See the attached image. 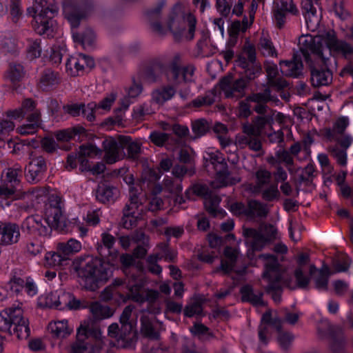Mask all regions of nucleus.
<instances>
[{
  "instance_id": "obj_25",
  "label": "nucleus",
  "mask_w": 353,
  "mask_h": 353,
  "mask_svg": "<svg viewBox=\"0 0 353 353\" xmlns=\"http://www.w3.org/2000/svg\"><path fill=\"white\" fill-rule=\"evenodd\" d=\"M281 327V320L272 316V312L268 311L262 318L259 326V336L261 343L265 344L268 342L267 334L270 328H274L279 330Z\"/></svg>"
},
{
  "instance_id": "obj_5",
  "label": "nucleus",
  "mask_w": 353,
  "mask_h": 353,
  "mask_svg": "<svg viewBox=\"0 0 353 353\" xmlns=\"http://www.w3.org/2000/svg\"><path fill=\"white\" fill-rule=\"evenodd\" d=\"M104 339L99 329L93 328V321L85 319L77 328V340L71 344L68 353H99Z\"/></svg>"
},
{
  "instance_id": "obj_7",
  "label": "nucleus",
  "mask_w": 353,
  "mask_h": 353,
  "mask_svg": "<svg viewBox=\"0 0 353 353\" xmlns=\"http://www.w3.org/2000/svg\"><path fill=\"white\" fill-rule=\"evenodd\" d=\"M0 330L19 339H25L30 336L29 321L24 316L23 310L19 305H12L0 312Z\"/></svg>"
},
{
  "instance_id": "obj_36",
  "label": "nucleus",
  "mask_w": 353,
  "mask_h": 353,
  "mask_svg": "<svg viewBox=\"0 0 353 353\" xmlns=\"http://www.w3.org/2000/svg\"><path fill=\"white\" fill-rule=\"evenodd\" d=\"M118 193L117 189L105 185H101L97 190V198L102 203L110 202Z\"/></svg>"
},
{
  "instance_id": "obj_39",
  "label": "nucleus",
  "mask_w": 353,
  "mask_h": 353,
  "mask_svg": "<svg viewBox=\"0 0 353 353\" xmlns=\"http://www.w3.org/2000/svg\"><path fill=\"white\" fill-rule=\"evenodd\" d=\"M242 299L244 301H248L253 305H263L262 294L255 293L252 288L250 286H244L241 290Z\"/></svg>"
},
{
  "instance_id": "obj_64",
  "label": "nucleus",
  "mask_w": 353,
  "mask_h": 353,
  "mask_svg": "<svg viewBox=\"0 0 353 353\" xmlns=\"http://www.w3.org/2000/svg\"><path fill=\"white\" fill-rule=\"evenodd\" d=\"M27 252L33 255L36 256L37 254L41 253L43 250L42 242L38 241H30L26 246Z\"/></svg>"
},
{
  "instance_id": "obj_10",
  "label": "nucleus",
  "mask_w": 353,
  "mask_h": 353,
  "mask_svg": "<svg viewBox=\"0 0 353 353\" xmlns=\"http://www.w3.org/2000/svg\"><path fill=\"white\" fill-rule=\"evenodd\" d=\"M7 115L11 119L15 120L27 117V123L17 129L20 134H34L39 127L40 112L35 108L34 103L30 99L24 100L20 108L8 111Z\"/></svg>"
},
{
  "instance_id": "obj_21",
  "label": "nucleus",
  "mask_w": 353,
  "mask_h": 353,
  "mask_svg": "<svg viewBox=\"0 0 353 353\" xmlns=\"http://www.w3.org/2000/svg\"><path fill=\"white\" fill-rule=\"evenodd\" d=\"M265 123V120L263 117H258L254 125L246 123L243 125V133L249 136L248 145L254 151H259L261 148V144L258 139L261 132V128Z\"/></svg>"
},
{
  "instance_id": "obj_43",
  "label": "nucleus",
  "mask_w": 353,
  "mask_h": 353,
  "mask_svg": "<svg viewBox=\"0 0 353 353\" xmlns=\"http://www.w3.org/2000/svg\"><path fill=\"white\" fill-rule=\"evenodd\" d=\"M23 76V68L19 64L11 65L6 74V78L11 82L19 81Z\"/></svg>"
},
{
  "instance_id": "obj_29",
  "label": "nucleus",
  "mask_w": 353,
  "mask_h": 353,
  "mask_svg": "<svg viewBox=\"0 0 353 353\" xmlns=\"http://www.w3.org/2000/svg\"><path fill=\"white\" fill-rule=\"evenodd\" d=\"M160 312V307L158 305L149 308L147 311H143L141 317V331L147 336H153L156 323L154 314Z\"/></svg>"
},
{
  "instance_id": "obj_14",
  "label": "nucleus",
  "mask_w": 353,
  "mask_h": 353,
  "mask_svg": "<svg viewBox=\"0 0 353 353\" xmlns=\"http://www.w3.org/2000/svg\"><path fill=\"white\" fill-rule=\"evenodd\" d=\"M133 307H126L120 317L121 327L119 329L117 323H112L108 327L109 336L118 341L131 339V335L137 333V316L132 313Z\"/></svg>"
},
{
  "instance_id": "obj_56",
  "label": "nucleus",
  "mask_w": 353,
  "mask_h": 353,
  "mask_svg": "<svg viewBox=\"0 0 353 353\" xmlns=\"http://www.w3.org/2000/svg\"><path fill=\"white\" fill-rule=\"evenodd\" d=\"M275 8L279 9L281 11H285L294 13L296 11V8L292 3V0H275Z\"/></svg>"
},
{
  "instance_id": "obj_52",
  "label": "nucleus",
  "mask_w": 353,
  "mask_h": 353,
  "mask_svg": "<svg viewBox=\"0 0 353 353\" xmlns=\"http://www.w3.org/2000/svg\"><path fill=\"white\" fill-rule=\"evenodd\" d=\"M81 115L85 117L88 121H92L94 119V112H99L97 110V103L91 102L86 105L82 104Z\"/></svg>"
},
{
  "instance_id": "obj_46",
  "label": "nucleus",
  "mask_w": 353,
  "mask_h": 353,
  "mask_svg": "<svg viewBox=\"0 0 353 353\" xmlns=\"http://www.w3.org/2000/svg\"><path fill=\"white\" fill-rule=\"evenodd\" d=\"M247 208L248 215L264 216L267 213L266 207L256 201H249Z\"/></svg>"
},
{
  "instance_id": "obj_51",
  "label": "nucleus",
  "mask_w": 353,
  "mask_h": 353,
  "mask_svg": "<svg viewBox=\"0 0 353 353\" xmlns=\"http://www.w3.org/2000/svg\"><path fill=\"white\" fill-rule=\"evenodd\" d=\"M15 128L14 123L8 120L0 121V140H4L13 131Z\"/></svg>"
},
{
  "instance_id": "obj_47",
  "label": "nucleus",
  "mask_w": 353,
  "mask_h": 353,
  "mask_svg": "<svg viewBox=\"0 0 353 353\" xmlns=\"http://www.w3.org/2000/svg\"><path fill=\"white\" fill-rule=\"evenodd\" d=\"M59 81V77L54 72L48 70L42 75L41 78V84L43 88L54 85Z\"/></svg>"
},
{
  "instance_id": "obj_61",
  "label": "nucleus",
  "mask_w": 353,
  "mask_h": 353,
  "mask_svg": "<svg viewBox=\"0 0 353 353\" xmlns=\"http://www.w3.org/2000/svg\"><path fill=\"white\" fill-rule=\"evenodd\" d=\"M159 259V255H152L148 259V268L153 274H159L162 271L161 266L157 264Z\"/></svg>"
},
{
  "instance_id": "obj_34",
  "label": "nucleus",
  "mask_w": 353,
  "mask_h": 353,
  "mask_svg": "<svg viewBox=\"0 0 353 353\" xmlns=\"http://www.w3.org/2000/svg\"><path fill=\"white\" fill-rule=\"evenodd\" d=\"M90 312L96 321L108 319L114 314L113 310L110 307L101 305L99 302H95L90 305Z\"/></svg>"
},
{
  "instance_id": "obj_32",
  "label": "nucleus",
  "mask_w": 353,
  "mask_h": 353,
  "mask_svg": "<svg viewBox=\"0 0 353 353\" xmlns=\"http://www.w3.org/2000/svg\"><path fill=\"white\" fill-rule=\"evenodd\" d=\"M265 69L269 83L271 86L277 89H282L287 86V82L277 76L279 75L278 68L275 63L269 61L265 62Z\"/></svg>"
},
{
  "instance_id": "obj_23",
  "label": "nucleus",
  "mask_w": 353,
  "mask_h": 353,
  "mask_svg": "<svg viewBox=\"0 0 353 353\" xmlns=\"http://www.w3.org/2000/svg\"><path fill=\"white\" fill-rule=\"evenodd\" d=\"M303 14L307 28L311 32L316 31L320 25L321 16L317 14L312 0H303L301 3Z\"/></svg>"
},
{
  "instance_id": "obj_40",
  "label": "nucleus",
  "mask_w": 353,
  "mask_h": 353,
  "mask_svg": "<svg viewBox=\"0 0 353 353\" xmlns=\"http://www.w3.org/2000/svg\"><path fill=\"white\" fill-rule=\"evenodd\" d=\"M63 292H54L46 294L41 299V301L43 300V303L45 306L49 307H54L63 310V304L61 303V297Z\"/></svg>"
},
{
  "instance_id": "obj_63",
  "label": "nucleus",
  "mask_w": 353,
  "mask_h": 353,
  "mask_svg": "<svg viewBox=\"0 0 353 353\" xmlns=\"http://www.w3.org/2000/svg\"><path fill=\"white\" fill-rule=\"evenodd\" d=\"M74 130L72 129H65L58 131L55 133L57 139L59 141L65 142L70 141L74 136Z\"/></svg>"
},
{
  "instance_id": "obj_57",
  "label": "nucleus",
  "mask_w": 353,
  "mask_h": 353,
  "mask_svg": "<svg viewBox=\"0 0 353 353\" xmlns=\"http://www.w3.org/2000/svg\"><path fill=\"white\" fill-rule=\"evenodd\" d=\"M41 48L38 41H30L28 47V57L31 59L39 57L41 54Z\"/></svg>"
},
{
  "instance_id": "obj_42",
  "label": "nucleus",
  "mask_w": 353,
  "mask_h": 353,
  "mask_svg": "<svg viewBox=\"0 0 353 353\" xmlns=\"http://www.w3.org/2000/svg\"><path fill=\"white\" fill-rule=\"evenodd\" d=\"M225 260L221 262V268L225 272H229L234 267V261L237 257V252L231 248H226L225 250Z\"/></svg>"
},
{
  "instance_id": "obj_26",
  "label": "nucleus",
  "mask_w": 353,
  "mask_h": 353,
  "mask_svg": "<svg viewBox=\"0 0 353 353\" xmlns=\"http://www.w3.org/2000/svg\"><path fill=\"white\" fill-rule=\"evenodd\" d=\"M139 189V185H134V183L130 185V203L126 205L123 210V213L127 212L128 211V212H132L130 213V215L131 214L142 218L143 206L137 195Z\"/></svg>"
},
{
  "instance_id": "obj_33",
  "label": "nucleus",
  "mask_w": 353,
  "mask_h": 353,
  "mask_svg": "<svg viewBox=\"0 0 353 353\" xmlns=\"http://www.w3.org/2000/svg\"><path fill=\"white\" fill-rule=\"evenodd\" d=\"M349 125V119L347 117H341L334 122L332 129H327L325 135L329 139H339V135L344 132L345 130Z\"/></svg>"
},
{
  "instance_id": "obj_31",
  "label": "nucleus",
  "mask_w": 353,
  "mask_h": 353,
  "mask_svg": "<svg viewBox=\"0 0 353 353\" xmlns=\"http://www.w3.org/2000/svg\"><path fill=\"white\" fill-rule=\"evenodd\" d=\"M303 63L296 57L292 61H281L280 63L281 72L285 76L292 77H299L303 72Z\"/></svg>"
},
{
  "instance_id": "obj_20",
  "label": "nucleus",
  "mask_w": 353,
  "mask_h": 353,
  "mask_svg": "<svg viewBox=\"0 0 353 353\" xmlns=\"http://www.w3.org/2000/svg\"><path fill=\"white\" fill-rule=\"evenodd\" d=\"M94 61L92 57L83 54H75L70 56L66 61L65 71L72 76L76 77L82 73L85 68H92Z\"/></svg>"
},
{
  "instance_id": "obj_24",
  "label": "nucleus",
  "mask_w": 353,
  "mask_h": 353,
  "mask_svg": "<svg viewBox=\"0 0 353 353\" xmlns=\"http://www.w3.org/2000/svg\"><path fill=\"white\" fill-rule=\"evenodd\" d=\"M48 330L52 337L63 339L69 336L74 330L67 319L55 320L49 323Z\"/></svg>"
},
{
  "instance_id": "obj_59",
  "label": "nucleus",
  "mask_w": 353,
  "mask_h": 353,
  "mask_svg": "<svg viewBox=\"0 0 353 353\" xmlns=\"http://www.w3.org/2000/svg\"><path fill=\"white\" fill-rule=\"evenodd\" d=\"M192 128L195 136L201 137L208 130L207 123L205 120L194 121L192 123Z\"/></svg>"
},
{
  "instance_id": "obj_13",
  "label": "nucleus",
  "mask_w": 353,
  "mask_h": 353,
  "mask_svg": "<svg viewBox=\"0 0 353 353\" xmlns=\"http://www.w3.org/2000/svg\"><path fill=\"white\" fill-rule=\"evenodd\" d=\"M203 158L206 161H210L213 165L216 172L215 180L212 183V188H219L234 184L240 181L239 178H230L229 176L225 158L217 150L214 148L208 149Z\"/></svg>"
},
{
  "instance_id": "obj_44",
  "label": "nucleus",
  "mask_w": 353,
  "mask_h": 353,
  "mask_svg": "<svg viewBox=\"0 0 353 353\" xmlns=\"http://www.w3.org/2000/svg\"><path fill=\"white\" fill-rule=\"evenodd\" d=\"M61 303L63 304V310L66 308L78 310L82 307L79 300L74 298L70 293H62Z\"/></svg>"
},
{
  "instance_id": "obj_53",
  "label": "nucleus",
  "mask_w": 353,
  "mask_h": 353,
  "mask_svg": "<svg viewBox=\"0 0 353 353\" xmlns=\"http://www.w3.org/2000/svg\"><path fill=\"white\" fill-rule=\"evenodd\" d=\"M263 198L267 201H273L279 199L280 193L278 190L277 185H272L263 190Z\"/></svg>"
},
{
  "instance_id": "obj_4",
  "label": "nucleus",
  "mask_w": 353,
  "mask_h": 353,
  "mask_svg": "<svg viewBox=\"0 0 353 353\" xmlns=\"http://www.w3.org/2000/svg\"><path fill=\"white\" fill-rule=\"evenodd\" d=\"M44 215L45 219L39 215L28 217L22 223L23 230L41 237H48L52 228L65 225V217L57 197L46 204Z\"/></svg>"
},
{
  "instance_id": "obj_48",
  "label": "nucleus",
  "mask_w": 353,
  "mask_h": 353,
  "mask_svg": "<svg viewBox=\"0 0 353 353\" xmlns=\"http://www.w3.org/2000/svg\"><path fill=\"white\" fill-rule=\"evenodd\" d=\"M161 192L160 186H156L153 190V196L150 201L149 210L151 211H156L162 208L164 205L163 200L157 196V194Z\"/></svg>"
},
{
  "instance_id": "obj_30",
  "label": "nucleus",
  "mask_w": 353,
  "mask_h": 353,
  "mask_svg": "<svg viewBox=\"0 0 353 353\" xmlns=\"http://www.w3.org/2000/svg\"><path fill=\"white\" fill-rule=\"evenodd\" d=\"M194 72V68L192 65L183 68L174 67L169 74V79L175 85L190 83L193 81Z\"/></svg>"
},
{
  "instance_id": "obj_38",
  "label": "nucleus",
  "mask_w": 353,
  "mask_h": 353,
  "mask_svg": "<svg viewBox=\"0 0 353 353\" xmlns=\"http://www.w3.org/2000/svg\"><path fill=\"white\" fill-rule=\"evenodd\" d=\"M272 99V97L270 95V92L267 89L263 93H257L250 96L247 100L248 101L257 103L258 105L255 107V110L259 113H262L265 111V108L263 103Z\"/></svg>"
},
{
  "instance_id": "obj_22",
  "label": "nucleus",
  "mask_w": 353,
  "mask_h": 353,
  "mask_svg": "<svg viewBox=\"0 0 353 353\" xmlns=\"http://www.w3.org/2000/svg\"><path fill=\"white\" fill-rule=\"evenodd\" d=\"M20 238L19 226L12 223L0 221V245H8L16 243Z\"/></svg>"
},
{
  "instance_id": "obj_49",
  "label": "nucleus",
  "mask_w": 353,
  "mask_h": 353,
  "mask_svg": "<svg viewBox=\"0 0 353 353\" xmlns=\"http://www.w3.org/2000/svg\"><path fill=\"white\" fill-rule=\"evenodd\" d=\"M117 96L114 93L108 94L103 100H101L99 104H97V110L101 113L108 112L114 102L115 101Z\"/></svg>"
},
{
  "instance_id": "obj_37",
  "label": "nucleus",
  "mask_w": 353,
  "mask_h": 353,
  "mask_svg": "<svg viewBox=\"0 0 353 353\" xmlns=\"http://www.w3.org/2000/svg\"><path fill=\"white\" fill-rule=\"evenodd\" d=\"M57 249L68 258L70 254L77 253L81 250V243L76 239H71L65 243H59Z\"/></svg>"
},
{
  "instance_id": "obj_2",
  "label": "nucleus",
  "mask_w": 353,
  "mask_h": 353,
  "mask_svg": "<svg viewBox=\"0 0 353 353\" xmlns=\"http://www.w3.org/2000/svg\"><path fill=\"white\" fill-rule=\"evenodd\" d=\"M103 246L98 247L101 256H105V250L108 256L101 259L88 256L81 260L79 266L76 268L78 275L84 282L85 286L94 290L99 282L107 281L112 274V268L118 263V252L112 249L114 238L110 234H102Z\"/></svg>"
},
{
  "instance_id": "obj_9",
  "label": "nucleus",
  "mask_w": 353,
  "mask_h": 353,
  "mask_svg": "<svg viewBox=\"0 0 353 353\" xmlns=\"http://www.w3.org/2000/svg\"><path fill=\"white\" fill-rule=\"evenodd\" d=\"M105 159L108 163H113L124 158V149L128 150V157L135 159L141 151L139 143L131 142L128 137L115 139L108 137L103 142Z\"/></svg>"
},
{
  "instance_id": "obj_35",
  "label": "nucleus",
  "mask_w": 353,
  "mask_h": 353,
  "mask_svg": "<svg viewBox=\"0 0 353 353\" xmlns=\"http://www.w3.org/2000/svg\"><path fill=\"white\" fill-rule=\"evenodd\" d=\"M176 90L170 86L163 87L156 90L152 93V100L158 104H163L170 100L175 94Z\"/></svg>"
},
{
  "instance_id": "obj_3",
  "label": "nucleus",
  "mask_w": 353,
  "mask_h": 353,
  "mask_svg": "<svg viewBox=\"0 0 353 353\" xmlns=\"http://www.w3.org/2000/svg\"><path fill=\"white\" fill-rule=\"evenodd\" d=\"M160 13V8H156L148 13L152 28L163 33L166 28L177 41H190L194 37L196 19L191 13L186 12L180 4L175 5L170 11L164 26L154 21Z\"/></svg>"
},
{
  "instance_id": "obj_27",
  "label": "nucleus",
  "mask_w": 353,
  "mask_h": 353,
  "mask_svg": "<svg viewBox=\"0 0 353 353\" xmlns=\"http://www.w3.org/2000/svg\"><path fill=\"white\" fill-rule=\"evenodd\" d=\"M46 169V163L43 157H33L26 168V178L28 181L34 183L38 181Z\"/></svg>"
},
{
  "instance_id": "obj_17",
  "label": "nucleus",
  "mask_w": 353,
  "mask_h": 353,
  "mask_svg": "<svg viewBox=\"0 0 353 353\" xmlns=\"http://www.w3.org/2000/svg\"><path fill=\"white\" fill-rule=\"evenodd\" d=\"M101 151L95 146L88 144L79 147L75 154H70L67 159V168L74 169L77 167V161L79 163L82 172L90 170V163L96 159H100Z\"/></svg>"
},
{
  "instance_id": "obj_50",
  "label": "nucleus",
  "mask_w": 353,
  "mask_h": 353,
  "mask_svg": "<svg viewBox=\"0 0 353 353\" xmlns=\"http://www.w3.org/2000/svg\"><path fill=\"white\" fill-rule=\"evenodd\" d=\"M152 112L148 104L137 105L133 108L132 117L136 121H141L143 117Z\"/></svg>"
},
{
  "instance_id": "obj_54",
  "label": "nucleus",
  "mask_w": 353,
  "mask_h": 353,
  "mask_svg": "<svg viewBox=\"0 0 353 353\" xmlns=\"http://www.w3.org/2000/svg\"><path fill=\"white\" fill-rule=\"evenodd\" d=\"M130 212L123 213V216L121 221V224L123 226V228L127 229L132 228L133 227L136 226L138 221L141 219V217L136 216L134 215H130Z\"/></svg>"
},
{
  "instance_id": "obj_11",
  "label": "nucleus",
  "mask_w": 353,
  "mask_h": 353,
  "mask_svg": "<svg viewBox=\"0 0 353 353\" xmlns=\"http://www.w3.org/2000/svg\"><path fill=\"white\" fill-rule=\"evenodd\" d=\"M243 234L247 238L248 256L252 260L254 252L261 251L271 240L277 237V229L272 225H262L258 230L251 228L245 229Z\"/></svg>"
},
{
  "instance_id": "obj_45",
  "label": "nucleus",
  "mask_w": 353,
  "mask_h": 353,
  "mask_svg": "<svg viewBox=\"0 0 353 353\" xmlns=\"http://www.w3.org/2000/svg\"><path fill=\"white\" fill-rule=\"evenodd\" d=\"M256 9L257 4H256L254 0H253L250 6V21L245 18L243 20V24H241L239 21H235L233 23L232 26L238 30H241L243 32L245 31L250 25L252 23L254 17V13Z\"/></svg>"
},
{
  "instance_id": "obj_16",
  "label": "nucleus",
  "mask_w": 353,
  "mask_h": 353,
  "mask_svg": "<svg viewBox=\"0 0 353 353\" xmlns=\"http://www.w3.org/2000/svg\"><path fill=\"white\" fill-rule=\"evenodd\" d=\"M264 266L263 282L267 290H278L281 288V275L276 257L272 254H261L259 256Z\"/></svg>"
},
{
  "instance_id": "obj_12",
  "label": "nucleus",
  "mask_w": 353,
  "mask_h": 353,
  "mask_svg": "<svg viewBox=\"0 0 353 353\" xmlns=\"http://www.w3.org/2000/svg\"><path fill=\"white\" fill-rule=\"evenodd\" d=\"M63 13L72 28V32L74 40L79 43L84 49H91L96 39L93 30L88 28L81 33L76 32L74 30V28L79 26L80 19L85 17V14L79 8L68 5L64 6Z\"/></svg>"
},
{
  "instance_id": "obj_62",
  "label": "nucleus",
  "mask_w": 353,
  "mask_h": 353,
  "mask_svg": "<svg viewBox=\"0 0 353 353\" xmlns=\"http://www.w3.org/2000/svg\"><path fill=\"white\" fill-rule=\"evenodd\" d=\"M24 281L25 280L20 277L13 276L7 283L8 288L11 291L19 292L23 288Z\"/></svg>"
},
{
  "instance_id": "obj_15",
  "label": "nucleus",
  "mask_w": 353,
  "mask_h": 353,
  "mask_svg": "<svg viewBox=\"0 0 353 353\" xmlns=\"http://www.w3.org/2000/svg\"><path fill=\"white\" fill-rule=\"evenodd\" d=\"M19 172H21V170L8 168L3 173L5 184L0 186V205L3 208L10 206L13 201L19 198L17 192Z\"/></svg>"
},
{
  "instance_id": "obj_18",
  "label": "nucleus",
  "mask_w": 353,
  "mask_h": 353,
  "mask_svg": "<svg viewBox=\"0 0 353 353\" xmlns=\"http://www.w3.org/2000/svg\"><path fill=\"white\" fill-rule=\"evenodd\" d=\"M255 49L252 45L245 46L242 54L236 61V65L245 70V76L249 79H254L261 71V65L256 62Z\"/></svg>"
},
{
  "instance_id": "obj_60",
  "label": "nucleus",
  "mask_w": 353,
  "mask_h": 353,
  "mask_svg": "<svg viewBox=\"0 0 353 353\" xmlns=\"http://www.w3.org/2000/svg\"><path fill=\"white\" fill-rule=\"evenodd\" d=\"M23 288H24L25 292L30 296H34L38 292L37 285L30 277L26 278Z\"/></svg>"
},
{
  "instance_id": "obj_8",
  "label": "nucleus",
  "mask_w": 353,
  "mask_h": 353,
  "mask_svg": "<svg viewBox=\"0 0 353 353\" xmlns=\"http://www.w3.org/2000/svg\"><path fill=\"white\" fill-rule=\"evenodd\" d=\"M28 10L34 19V30L39 34L52 37L55 29L53 17L57 10L46 0H34Z\"/></svg>"
},
{
  "instance_id": "obj_55",
  "label": "nucleus",
  "mask_w": 353,
  "mask_h": 353,
  "mask_svg": "<svg viewBox=\"0 0 353 353\" xmlns=\"http://www.w3.org/2000/svg\"><path fill=\"white\" fill-rule=\"evenodd\" d=\"M260 45L261 51L263 55L273 57L276 54L274 47L269 39L266 38L261 39Z\"/></svg>"
},
{
  "instance_id": "obj_1",
  "label": "nucleus",
  "mask_w": 353,
  "mask_h": 353,
  "mask_svg": "<svg viewBox=\"0 0 353 353\" xmlns=\"http://www.w3.org/2000/svg\"><path fill=\"white\" fill-rule=\"evenodd\" d=\"M299 49L311 69V81L314 86L326 85L332 81L328 70L330 58L341 54L350 58L353 55L352 46L339 41L335 32L330 30L321 34H304L299 38Z\"/></svg>"
},
{
  "instance_id": "obj_58",
  "label": "nucleus",
  "mask_w": 353,
  "mask_h": 353,
  "mask_svg": "<svg viewBox=\"0 0 353 353\" xmlns=\"http://www.w3.org/2000/svg\"><path fill=\"white\" fill-rule=\"evenodd\" d=\"M294 336L290 332H281L278 336V342L283 349H287L292 343Z\"/></svg>"
},
{
  "instance_id": "obj_19",
  "label": "nucleus",
  "mask_w": 353,
  "mask_h": 353,
  "mask_svg": "<svg viewBox=\"0 0 353 353\" xmlns=\"http://www.w3.org/2000/svg\"><path fill=\"white\" fill-rule=\"evenodd\" d=\"M145 283V281L142 274L138 276H132L128 280V288L131 292L132 299L140 303L147 301L150 304L157 299L159 293L157 291L148 290L145 292V296L141 294V288Z\"/></svg>"
},
{
  "instance_id": "obj_28",
  "label": "nucleus",
  "mask_w": 353,
  "mask_h": 353,
  "mask_svg": "<svg viewBox=\"0 0 353 353\" xmlns=\"http://www.w3.org/2000/svg\"><path fill=\"white\" fill-rule=\"evenodd\" d=\"M142 91V85L139 83L134 82L129 88L125 89V94L120 99L119 106L116 110V112L120 113L122 111L127 110L130 104L134 102V100L141 95Z\"/></svg>"
},
{
  "instance_id": "obj_6",
  "label": "nucleus",
  "mask_w": 353,
  "mask_h": 353,
  "mask_svg": "<svg viewBox=\"0 0 353 353\" xmlns=\"http://www.w3.org/2000/svg\"><path fill=\"white\" fill-rule=\"evenodd\" d=\"M316 267L310 263L309 255L301 253L297 259V267L294 271V276L297 284L301 288H305L310 282V277L307 274L313 276L315 287L317 290H326L328 284V278L330 275L329 268L323 267L315 274Z\"/></svg>"
},
{
  "instance_id": "obj_41",
  "label": "nucleus",
  "mask_w": 353,
  "mask_h": 353,
  "mask_svg": "<svg viewBox=\"0 0 353 353\" xmlns=\"http://www.w3.org/2000/svg\"><path fill=\"white\" fill-rule=\"evenodd\" d=\"M68 258L58 250L57 252H50L45 255V265L49 267L61 265Z\"/></svg>"
}]
</instances>
